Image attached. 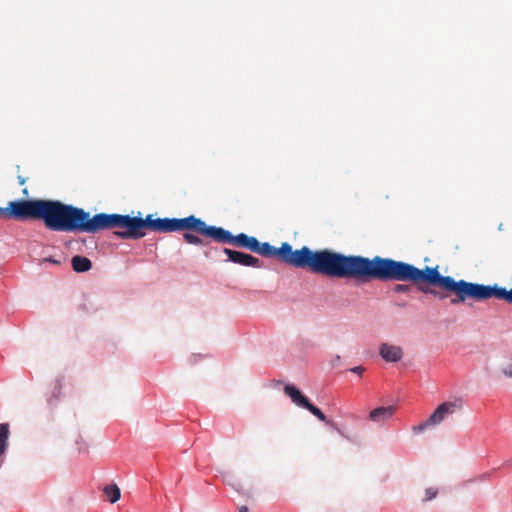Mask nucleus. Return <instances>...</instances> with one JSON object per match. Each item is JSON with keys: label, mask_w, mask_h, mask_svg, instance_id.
I'll list each match as a JSON object with an SVG mask.
<instances>
[{"label": "nucleus", "mask_w": 512, "mask_h": 512, "mask_svg": "<svg viewBox=\"0 0 512 512\" xmlns=\"http://www.w3.org/2000/svg\"><path fill=\"white\" fill-rule=\"evenodd\" d=\"M254 252L315 274L363 282L372 279L394 280L397 264V261L391 258L375 256L370 259L358 255H343L327 249L313 251L307 246L293 250L288 242H283L276 248L268 242L260 243L257 240V249Z\"/></svg>", "instance_id": "obj_1"}, {"label": "nucleus", "mask_w": 512, "mask_h": 512, "mask_svg": "<svg viewBox=\"0 0 512 512\" xmlns=\"http://www.w3.org/2000/svg\"><path fill=\"white\" fill-rule=\"evenodd\" d=\"M394 281H409L414 284L425 283L439 287L456 296L450 300L452 305L463 303L467 299L483 301L493 297L512 303V288L506 290V288L498 287L496 284L490 286L467 282L465 280L456 281L451 276L441 275L437 266H426L423 269H419L412 264L397 261Z\"/></svg>", "instance_id": "obj_2"}, {"label": "nucleus", "mask_w": 512, "mask_h": 512, "mask_svg": "<svg viewBox=\"0 0 512 512\" xmlns=\"http://www.w3.org/2000/svg\"><path fill=\"white\" fill-rule=\"evenodd\" d=\"M55 231H81L88 233H97L102 228H116L112 233L115 237L122 239H140L144 237L147 230L168 233L173 231L185 230L183 238L189 244L193 245H207L208 242L201 239L211 238L217 242V237L210 233V231L220 230L216 226H48Z\"/></svg>", "instance_id": "obj_3"}, {"label": "nucleus", "mask_w": 512, "mask_h": 512, "mask_svg": "<svg viewBox=\"0 0 512 512\" xmlns=\"http://www.w3.org/2000/svg\"><path fill=\"white\" fill-rule=\"evenodd\" d=\"M284 393L290 397L291 401L302 408L307 409L311 414H313L318 420L326 423L329 426L334 427L335 423L328 420L323 412L310 403V401L298 390L294 385L288 384L284 387Z\"/></svg>", "instance_id": "obj_4"}, {"label": "nucleus", "mask_w": 512, "mask_h": 512, "mask_svg": "<svg viewBox=\"0 0 512 512\" xmlns=\"http://www.w3.org/2000/svg\"><path fill=\"white\" fill-rule=\"evenodd\" d=\"M210 233L217 237L218 243L235 244L252 252L257 249V239L253 236H248L244 233L233 236L229 231L221 227L220 230L210 231Z\"/></svg>", "instance_id": "obj_5"}, {"label": "nucleus", "mask_w": 512, "mask_h": 512, "mask_svg": "<svg viewBox=\"0 0 512 512\" xmlns=\"http://www.w3.org/2000/svg\"><path fill=\"white\" fill-rule=\"evenodd\" d=\"M462 408L463 401L460 398H457L453 401L443 402L429 416V422L438 425L443 422L449 415L461 411Z\"/></svg>", "instance_id": "obj_6"}, {"label": "nucleus", "mask_w": 512, "mask_h": 512, "mask_svg": "<svg viewBox=\"0 0 512 512\" xmlns=\"http://www.w3.org/2000/svg\"><path fill=\"white\" fill-rule=\"evenodd\" d=\"M224 253L228 256V259L230 261H232L233 263L240 264L242 266H247V267H256V268L262 267L261 261L258 258L254 257L250 254H246V253L228 249V248L224 249Z\"/></svg>", "instance_id": "obj_7"}, {"label": "nucleus", "mask_w": 512, "mask_h": 512, "mask_svg": "<svg viewBox=\"0 0 512 512\" xmlns=\"http://www.w3.org/2000/svg\"><path fill=\"white\" fill-rule=\"evenodd\" d=\"M379 354L386 362H398L402 359L403 351L399 346L383 343L380 346Z\"/></svg>", "instance_id": "obj_8"}, {"label": "nucleus", "mask_w": 512, "mask_h": 512, "mask_svg": "<svg viewBox=\"0 0 512 512\" xmlns=\"http://www.w3.org/2000/svg\"><path fill=\"white\" fill-rule=\"evenodd\" d=\"M394 413V406L378 407L370 412L369 419L375 423H384L390 419Z\"/></svg>", "instance_id": "obj_9"}, {"label": "nucleus", "mask_w": 512, "mask_h": 512, "mask_svg": "<svg viewBox=\"0 0 512 512\" xmlns=\"http://www.w3.org/2000/svg\"><path fill=\"white\" fill-rule=\"evenodd\" d=\"M71 264L76 272H86L91 269L92 263L90 259L84 256L76 255L72 258Z\"/></svg>", "instance_id": "obj_10"}, {"label": "nucleus", "mask_w": 512, "mask_h": 512, "mask_svg": "<svg viewBox=\"0 0 512 512\" xmlns=\"http://www.w3.org/2000/svg\"><path fill=\"white\" fill-rule=\"evenodd\" d=\"M9 438V425L7 423L0 424V456H2L7 448Z\"/></svg>", "instance_id": "obj_11"}, {"label": "nucleus", "mask_w": 512, "mask_h": 512, "mask_svg": "<svg viewBox=\"0 0 512 512\" xmlns=\"http://www.w3.org/2000/svg\"><path fill=\"white\" fill-rule=\"evenodd\" d=\"M104 493L111 503H115L120 499V489L116 484L107 485L104 488Z\"/></svg>", "instance_id": "obj_12"}, {"label": "nucleus", "mask_w": 512, "mask_h": 512, "mask_svg": "<svg viewBox=\"0 0 512 512\" xmlns=\"http://www.w3.org/2000/svg\"><path fill=\"white\" fill-rule=\"evenodd\" d=\"M435 424L429 422V418L425 420L424 422L419 423L418 425H415L412 427V431L416 434L422 433L425 429H427L429 426H434Z\"/></svg>", "instance_id": "obj_13"}, {"label": "nucleus", "mask_w": 512, "mask_h": 512, "mask_svg": "<svg viewBox=\"0 0 512 512\" xmlns=\"http://www.w3.org/2000/svg\"><path fill=\"white\" fill-rule=\"evenodd\" d=\"M425 494H426V497H425L424 501H430L437 496L438 490L436 488H427L425 491Z\"/></svg>", "instance_id": "obj_14"}, {"label": "nucleus", "mask_w": 512, "mask_h": 512, "mask_svg": "<svg viewBox=\"0 0 512 512\" xmlns=\"http://www.w3.org/2000/svg\"><path fill=\"white\" fill-rule=\"evenodd\" d=\"M410 290H411V286L406 285V284H397L394 287V291L396 293H408V292H410Z\"/></svg>", "instance_id": "obj_15"}, {"label": "nucleus", "mask_w": 512, "mask_h": 512, "mask_svg": "<svg viewBox=\"0 0 512 512\" xmlns=\"http://www.w3.org/2000/svg\"><path fill=\"white\" fill-rule=\"evenodd\" d=\"M42 263H46V262H49V263H52L54 265H60L61 264V259H56L54 257H46V258H43Z\"/></svg>", "instance_id": "obj_16"}, {"label": "nucleus", "mask_w": 512, "mask_h": 512, "mask_svg": "<svg viewBox=\"0 0 512 512\" xmlns=\"http://www.w3.org/2000/svg\"><path fill=\"white\" fill-rule=\"evenodd\" d=\"M503 373L508 377H512V361L503 368Z\"/></svg>", "instance_id": "obj_17"}, {"label": "nucleus", "mask_w": 512, "mask_h": 512, "mask_svg": "<svg viewBox=\"0 0 512 512\" xmlns=\"http://www.w3.org/2000/svg\"><path fill=\"white\" fill-rule=\"evenodd\" d=\"M364 370L365 369L362 366H356V367L352 368L350 371L353 373H356L358 375H361L364 372Z\"/></svg>", "instance_id": "obj_18"}, {"label": "nucleus", "mask_w": 512, "mask_h": 512, "mask_svg": "<svg viewBox=\"0 0 512 512\" xmlns=\"http://www.w3.org/2000/svg\"><path fill=\"white\" fill-rule=\"evenodd\" d=\"M238 510H239V512H248L249 511L248 507L245 505L240 506Z\"/></svg>", "instance_id": "obj_19"}, {"label": "nucleus", "mask_w": 512, "mask_h": 512, "mask_svg": "<svg viewBox=\"0 0 512 512\" xmlns=\"http://www.w3.org/2000/svg\"><path fill=\"white\" fill-rule=\"evenodd\" d=\"M420 290H421L422 292H424V293H433L434 295H436V294H437L435 291L428 290V289H424V288H421Z\"/></svg>", "instance_id": "obj_20"}]
</instances>
